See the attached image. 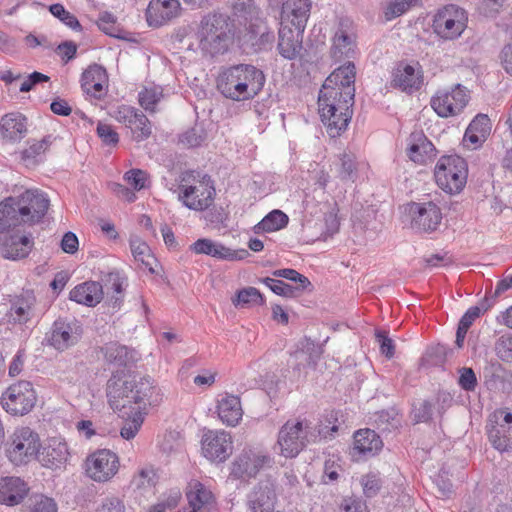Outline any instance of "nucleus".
Returning <instances> with one entry per match:
<instances>
[{
  "label": "nucleus",
  "mask_w": 512,
  "mask_h": 512,
  "mask_svg": "<svg viewBox=\"0 0 512 512\" xmlns=\"http://www.w3.org/2000/svg\"><path fill=\"white\" fill-rule=\"evenodd\" d=\"M144 421L143 412L140 410H136L133 413V416L131 419L127 420L123 427L121 428L120 434L121 436L126 439L130 440L134 438L139 431L140 427L142 426Z\"/></svg>",
  "instance_id": "nucleus-53"
},
{
  "label": "nucleus",
  "mask_w": 512,
  "mask_h": 512,
  "mask_svg": "<svg viewBox=\"0 0 512 512\" xmlns=\"http://www.w3.org/2000/svg\"><path fill=\"white\" fill-rule=\"evenodd\" d=\"M179 200L191 210L203 211L214 201L215 187L211 177L204 174L195 184L180 185Z\"/></svg>",
  "instance_id": "nucleus-10"
},
{
  "label": "nucleus",
  "mask_w": 512,
  "mask_h": 512,
  "mask_svg": "<svg viewBox=\"0 0 512 512\" xmlns=\"http://www.w3.org/2000/svg\"><path fill=\"white\" fill-rule=\"evenodd\" d=\"M493 302L489 298H485L479 306L470 307L465 314L461 317L459 321V326L466 328L469 330L473 322L480 317V315L486 312L491 306Z\"/></svg>",
  "instance_id": "nucleus-48"
},
{
  "label": "nucleus",
  "mask_w": 512,
  "mask_h": 512,
  "mask_svg": "<svg viewBox=\"0 0 512 512\" xmlns=\"http://www.w3.org/2000/svg\"><path fill=\"white\" fill-rule=\"evenodd\" d=\"M265 84L263 72L253 65L238 64L222 69L216 78L217 90L232 101L256 97Z\"/></svg>",
  "instance_id": "nucleus-3"
},
{
  "label": "nucleus",
  "mask_w": 512,
  "mask_h": 512,
  "mask_svg": "<svg viewBox=\"0 0 512 512\" xmlns=\"http://www.w3.org/2000/svg\"><path fill=\"white\" fill-rule=\"evenodd\" d=\"M338 428V412L334 410L329 411L317 425V435L311 433L312 440L315 441L318 436L322 438L332 437L338 431Z\"/></svg>",
  "instance_id": "nucleus-40"
},
{
  "label": "nucleus",
  "mask_w": 512,
  "mask_h": 512,
  "mask_svg": "<svg viewBox=\"0 0 512 512\" xmlns=\"http://www.w3.org/2000/svg\"><path fill=\"white\" fill-rule=\"evenodd\" d=\"M433 414V406L428 400L413 405L412 418L415 423L428 422Z\"/></svg>",
  "instance_id": "nucleus-57"
},
{
  "label": "nucleus",
  "mask_w": 512,
  "mask_h": 512,
  "mask_svg": "<svg viewBox=\"0 0 512 512\" xmlns=\"http://www.w3.org/2000/svg\"><path fill=\"white\" fill-rule=\"evenodd\" d=\"M29 492L28 485L19 477L0 480V503L7 506L20 504Z\"/></svg>",
  "instance_id": "nucleus-28"
},
{
  "label": "nucleus",
  "mask_w": 512,
  "mask_h": 512,
  "mask_svg": "<svg viewBox=\"0 0 512 512\" xmlns=\"http://www.w3.org/2000/svg\"><path fill=\"white\" fill-rule=\"evenodd\" d=\"M217 412L223 423L228 426H236L243 415L240 398L235 395L225 394L218 401Z\"/></svg>",
  "instance_id": "nucleus-31"
},
{
  "label": "nucleus",
  "mask_w": 512,
  "mask_h": 512,
  "mask_svg": "<svg viewBox=\"0 0 512 512\" xmlns=\"http://www.w3.org/2000/svg\"><path fill=\"white\" fill-rule=\"evenodd\" d=\"M83 334L82 325L75 319L58 318L45 335V341L58 351L76 345Z\"/></svg>",
  "instance_id": "nucleus-11"
},
{
  "label": "nucleus",
  "mask_w": 512,
  "mask_h": 512,
  "mask_svg": "<svg viewBox=\"0 0 512 512\" xmlns=\"http://www.w3.org/2000/svg\"><path fill=\"white\" fill-rule=\"evenodd\" d=\"M231 474L235 478L255 477L257 469H254L251 459V450L243 451L233 462Z\"/></svg>",
  "instance_id": "nucleus-39"
},
{
  "label": "nucleus",
  "mask_w": 512,
  "mask_h": 512,
  "mask_svg": "<svg viewBox=\"0 0 512 512\" xmlns=\"http://www.w3.org/2000/svg\"><path fill=\"white\" fill-rule=\"evenodd\" d=\"M374 423L377 429L390 431L398 426L399 421L389 411H381L376 413Z\"/></svg>",
  "instance_id": "nucleus-61"
},
{
  "label": "nucleus",
  "mask_w": 512,
  "mask_h": 512,
  "mask_svg": "<svg viewBox=\"0 0 512 512\" xmlns=\"http://www.w3.org/2000/svg\"><path fill=\"white\" fill-rule=\"evenodd\" d=\"M452 101H454L455 109L460 113L468 104L470 100V93L466 87L461 84L455 85L450 89Z\"/></svg>",
  "instance_id": "nucleus-58"
},
{
  "label": "nucleus",
  "mask_w": 512,
  "mask_h": 512,
  "mask_svg": "<svg viewBox=\"0 0 512 512\" xmlns=\"http://www.w3.org/2000/svg\"><path fill=\"white\" fill-rule=\"evenodd\" d=\"M106 393L111 407L118 410L134 403L141 411L147 405H157L162 400L160 390L150 376L122 380L119 372L113 373L108 380Z\"/></svg>",
  "instance_id": "nucleus-2"
},
{
  "label": "nucleus",
  "mask_w": 512,
  "mask_h": 512,
  "mask_svg": "<svg viewBox=\"0 0 512 512\" xmlns=\"http://www.w3.org/2000/svg\"><path fill=\"white\" fill-rule=\"evenodd\" d=\"M100 352L107 364L117 367H128L138 360L134 349L115 341L105 343L100 347Z\"/></svg>",
  "instance_id": "nucleus-25"
},
{
  "label": "nucleus",
  "mask_w": 512,
  "mask_h": 512,
  "mask_svg": "<svg viewBox=\"0 0 512 512\" xmlns=\"http://www.w3.org/2000/svg\"><path fill=\"white\" fill-rule=\"evenodd\" d=\"M276 494L273 484L260 482L248 495V506L252 512H273Z\"/></svg>",
  "instance_id": "nucleus-24"
},
{
  "label": "nucleus",
  "mask_w": 512,
  "mask_h": 512,
  "mask_svg": "<svg viewBox=\"0 0 512 512\" xmlns=\"http://www.w3.org/2000/svg\"><path fill=\"white\" fill-rule=\"evenodd\" d=\"M265 298L255 287H247L238 291L236 299L233 300L235 306H245L248 304L263 305Z\"/></svg>",
  "instance_id": "nucleus-46"
},
{
  "label": "nucleus",
  "mask_w": 512,
  "mask_h": 512,
  "mask_svg": "<svg viewBox=\"0 0 512 512\" xmlns=\"http://www.w3.org/2000/svg\"><path fill=\"white\" fill-rule=\"evenodd\" d=\"M468 23L467 12L454 4L439 9L434 15L432 28L434 33L444 40L459 38Z\"/></svg>",
  "instance_id": "nucleus-6"
},
{
  "label": "nucleus",
  "mask_w": 512,
  "mask_h": 512,
  "mask_svg": "<svg viewBox=\"0 0 512 512\" xmlns=\"http://www.w3.org/2000/svg\"><path fill=\"white\" fill-rule=\"evenodd\" d=\"M124 177L135 190L139 191L145 187L147 174L143 170L132 169L126 172Z\"/></svg>",
  "instance_id": "nucleus-64"
},
{
  "label": "nucleus",
  "mask_w": 512,
  "mask_h": 512,
  "mask_svg": "<svg viewBox=\"0 0 512 512\" xmlns=\"http://www.w3.org/2000/svg\"><path fill=\"white\" fill-rule=\"evenodd\" d=\"M189 48L203 55L216 56L225 53L233 40L229 17L222 13H209L202 17L192 35Z\"/></svg>",
  "instance_id": "nucleus-4"
},
{
  "label": "nucleus",
  "mask_w": 512,
  "mask_h": 512,
  "mask_svg": "<svg viewBox=\"0 0 512 512\" xmlns=\"http://www.w3.org/2000/svg\"><path fill=\"white\" fill-rule=\"evenodd\" d=\"M336 171L338 178L343 181L355 182L358 173V164L356 157L351 152H343L338 156V163L336 164Z\"/></svg>",
  "instance_id": "nucleus-36"
},
{
  "label": "nucleus",
  "mask_w": 512,
  "mask_h": 512,
  "mask_svg": "<svg viewBox=\"0 0 512 512\" xmlns=\"http://www.w3.org/2000/svg\"><path fill=\"white\" fill-rule=\"evenodd\" d=\"M40 440L38 434L29 427L15 430L7 448V456L15 465L31 461L39 453Z\"/></svg>",
  "instance_id": "nucleus-9"
},
{
  "label": "nucleus",
  "mask_w": 512,
  "mask_h": 512,
  "mask_svg": "<svg viewBox=\"0 0 512 512\" xmlns=\"http://www.w3.org/2000/svg\"><path fill=\"white\" fill-rule=\"evenodd\" d=\"M420 5L421 0H391L385 8V17L387 20L395 19L408 12L412 7Z\"/></svg>",
  "instance_id": "nucleus-41"
},
{
  "label": "nucleus",
  "mask_w": 512,
  "mask_h": 512,
  "mask_svg": "<svg viewBox=\"0 0 512 512\" xmlns=\"http://www.w3.org/2000/svg\"><path fill=\"white\" fill-rule=\"evenodd\" d=\"M205 130H185L178 137V143L184 148L200 146L206 139Z\"/></svg>",
  "instance_id": "nucleus-52"
},
{
  "label": "nucleus",
  "mask_w": 512,
  "mask_h": 512,
  "mask_svg": "<svg viewBox=\"0 0 512 512\" xmlns=\"http://www.w3.org/2000/svg\"><path fill=\"white\" fill-rule=\"evenodd\" d=\"M33 247V240L27 236L4 235L0 236V253L4 258L18 260L29 255Z\"/></svg>",
  "instance_id": "nucleus-27"
},
{
  "label": "nucleus",
  "mask_w": 512,
  "mask_h": 512,
  "mask_svg": "<svg viewBox=\"0 0 512 512\" xmlns=\"http://www.w3.org/2000/svg\"><path fill=\"white\" fill-rule=\"evenodd\" d=\"M24 223L23 216L15 203V198L9 197L0 202V233Z\"/></svg>",
  "instance_id": "nucleus-33"
},
{
  "label": "nucleus",
  "mask_w": 512,
  "mask_h": 512,
  "mask_svg": "<svg viewBox=\"0 0 512 512\" xmlns=\"http://www.w3.org/2000/svg\"><path fill=\"white\" fill-rule=\"evenodd\" d=\"M312 8L311 0H283L279 24L293 26L304 31L310 17Z\"/></svg>",
  "instance_id": "nucleus-17"
},
{
  "label": "nucleus",
  "mask_w": 512,
  "mask_h": 512,
  "mask_svg": "<svg viewBox=\"0 0 512 512\" xmlns=\"http://www.w3.org/2000/svg\"><path fill=\"white\" fill-rule=\"evenodd\" d=\"M36 298L32 291H25L12 303L9 316L14 324L26 325L36 317Z\"/></svg>",
  "instance_id": "nucleus-26"
},
{
  "label": "nucleus",
  "mask_w": 512,
  "mask_h": 512,
  "mask_svg": "<svg viewBox=\"0 0 512 512\" xmlns=\"http://www.w3.org/2000/svg\"><path fill=\"white\" fill-rule=\"evenodd\" d=\"M383 447L380 436L372 429H360L354 434V449L364 456H374Z\"/></svg>",
  "instance_id": "nucleus-32"
},
{
  "label": "nucleus",
  "mask_w": 512,
  "mask_h": 512,
  "mask_svg": "<svg viewBox=\"0 0 512 512\" xmlns=\"http://www.w3.org/2000/svg\"><path fill=\"white\" fill-rule=\"evenodd\" d=\"M69 452L67 444L59 439H51L38 453L39 461L43 466L51 469L62 467L68 460Z\"/></svg>",
  "instance_id": "nucleus-29"
},
{
  "label": "nucleus",
  "mask_w": 512,
  "mask_h": 512,
  "mask_svg": "<svg viewBox=\"0 0 512 512\" xmlns=\"http://www.w3.org/2000/svg\"><path fill=\"white\" fill-rule=\"evenodd\" d=\"M467 177V162L458 155L440 157L434 168L436 184L449 194L461 192L466 185Z\"/></svg>",
  "instance_id": "nucleus-5"
},
{
  "label": "nucleus",
  "mask_w": 512,
  "mask_h": 512,
  "mask_svg": "<svg viewBox=\"0 0 512 512\" xmlns=\"http://www.w3.org/2000/svg\"><path fill=\"white\" fill-rule=\"evenodd\" d=\"M129 242L134 259L141 262L151 273H154L153 264L156 263V258L148 244L137 236L131 237Z\"/></svg>",
  "instance_id": "nucleus-37"
},
{
  "label": "nucleus",
  "mask_w": 512,
  "mask_h": 512,
  "mask_svg": "<svg viewBox=\"0 0 512 512\" xmlns=\"http://www.w3.org/2000/svg\"><path fill=\"white\" fill-rule=\"evenodd\" d=\"M15 203L23 216L24 223L39 222L46 214L49 207V199L38 190H26Z\"/></svg>",
  "instance_id": "nucleus-13"
},
{
  "label": "nucleus",
  "mask_w": 512,
  "mask_h": 512,
  "mask_svg": "<svg viewBox=\"0 0 512 512\" xmlns=\"http://www.w3.org/2000/svg\"><path fill=\"white\" fill-rule=\"evenodd\" d=\"M355 65L348 61L325 80L318 96V111L327 128H347L355 97Z\"/></svg>",
  "instance_id": "nucleus-1"
},
{
  "label": "nucleus",
  "mask_w": 512,
  "mask_h": 512,
  "mask_svg": "<svg viewBox=\"0 0 512 512\" xmlns=\"http://www.w3.org/2000/svg\"><path fill=\"white\" fill-rule=\"evenodd\" d=\"M309 436L307 422L288 420L278 432L280 454L285 458L296 457L310 442Z\"/></svg>",
  "instance_id": "nucleus-8"
},
{
  "label": "nucleus",
  "mask_w": 512,
  "mask_h": 512,
  "mask_svg": "<svg viewBox=\"0 0 512 512\" xmlns=\"http://www.w3.org/2000/svg\"><path fill=\"white\" fill-rule=\"evenodd\" d=\"M422 71L418 63L399 64L393 73V84L405 92H413L421 87Z\"/></svg>",
  "instance_id": "nucleus-23"
},
{
  "label": "nucleus",
  "mask_w": 512,
  "mask_h": 512,
  "mask_svg": "<svg viewBox=\"0 0 512 512\" xmlns=\"http://www.w3.org/2000/svg\"><path fill=\"white\" fill-rule=\"evenodd\" d=\"M37 401L33 384L21 380L10 385L1 396L2 408L13 416H23L32 411Z\"/></svg>",
  "instance_id": "nucleus-7"
},
{
  "label": "nucleus",
  "mask_w": 512,
  "mask_h": 512,
  "mask_svg": "<svg viewBox=\"0 0 512 512\" xmlns=\"http://www.w3.org/2000/svg\"><path fill=\"white\" fill-rule=\"evenodd\" d=\"M407 155L413 162L424 164L436 155V148L423 130H414L408 138Z\"/></svg>",
  "instance_id": "nucleus-22"
},
{
  "label": "nucleus",
  "mask_w": 512,
  "mask_h": 512,
  "mask_svg": "<svg viewBox=\"0 0 512 512\" xmlns=\"http://www.w3.org/2000/svg\"><path fill=\"white\" fill-rule=\"evenodd\" d=\"M303 32L293 26L279 24L278 29V52L288 60H294L302 50Z\"/></svg>",
  "instance_id": "nucleus-19"
},
{
  "label": "nucleus",
  "mask_w": 512,
  "mask_h": 512,
  "mask_svg": "<svg viewBox=\"0 0 512 512\" xmlns=\"http://www.w3.org/2000/svg\"><path fill=\"white\" fill-rule=\"evenodd\" d=\"M507 0H479L478 11L488 18H496L504 9Z\"/></svg>",
  "instance_id": "nucleus-55"
},
{
  "label": "nucleus",
  "mask_w": 512,
  "mask_h": 512,
  "mask_svg": "<svg viewBox=\"0 0 512 512\" xmlns=\"http://www.w3.org/2000/svg\"><path fill=\"white\" fill-rule=\"evenodd\" d=\"M459 385L465 391H474L477 385V378L472 368L460 370Z\"/></svg>",
  "instance_id": "nucleus-63"
},
{
  "label": "nucleus",
  "mask_w": 512,
  "mask_h": 512,
  "mask_svg": "<svg viewBox=\"0 0 512 512\" xmlns=\"http://www.w3.org/2000/svg\"><path fill=\"white\" fill-rule=\"evenodd\" d=\"M190 249L196 254H205L217 259L234 260L236 258L230 248L207 238L198 239Z\"/></svg>",
  "instance_id": "nucleus-34"
},
{
  "label": "nucleus",
  "mask_w": 512,
  "mask_h": 512,
  "mask_svg": "<svg viewBox=\"0 0 512 512\" xmlns=\"http://www.w3.org/2000/svg\"><path fill=\"white\" fill-rule=\"evenodd\" d=\"M375 337L380 346V351L385 357L391 359L395 354L394 341L388 336V333L384 330H377Z\"/></svg>",
  "instance_id": "nucleus-60"
},
{
  "label": "nucleus",
  "mask_w": 512,
  "mask_h": 512,
  "mask_svg": "<svg viewBox=\"0 0 512 512\" xmlns=\"http://www.w3.org/2000/svg\"><path fill=\"white\" fill-rule=\"evenodd\" d=\"M119 469V459L110 450H98L87 459V473L95 481L105 482L111 479Z\"/></svg>",
  "instance_id": "nucleus-14"
},
{
  "label": "nucleus",
  "mask_w": 512,
  "mask_h": 512,
  "mask_svg": "<svg viewBox=\"0 0 512 512\" xmlns=\"http://www.w3.org/2000/svg\"><path fill=\"white\" fill-rule=\"evenodd\" d=\"M118 118L123 119L127 126L144 128L148 122L147 117L140 111L130 106H122L118 110Z\"/></svg>",
  "instance_id": "nucleus-43"
},
{
  "label": "nucleus",
  "mask_w": 512,
  "mask_h": 512,
  "mask_svg": "<svg viewBox=\"0 0 512 512\" xmlns=\"http://www.w3.org/2000/svg\"><path fill=\"white\" fill-rule=\"evenodd\" d=\"M495 353L499 359L512 363V334H504L495 342Z\"/></svg>",
  "instance_id": "nucleus-54"
},
{
  "label": "nucleus",
  "mask_w": 512,
  "mask_h": 512,
  "mask_svg": "<svg viewBox=\"0 0 512 512\" xmlns=\"http://www.w3.org/2000/svg\"><path fill=\"white\" fill-rule=\"evenodd\" d=\"M26 512H57V505L52 498L36 494L29 498Z\"/></svg>",
  "instance_id": "nucleus-45"
},
{
  "label": "nucleus",
  "mask_w": 512,
  "mask_h": 512,
  "mask_svg": "<svg viewBox=\"0 0 512 512\" xmlns=\"http://www.w3.org/2000/svg\"><path fill=\"white\" fill-rule=\"evenodd\" d=\"M163 97L160 86L145 87L139 92V103L147 111H154L156 105Z\"/></svg>",
  "instance_id": "nucleus-42"
},
{
  "label": "nucleus",
  "mask_w": 512,
  "mask_h": 512,
  "mask_svg": "<svg viewBox=\"0 0 512 512\" xmlns=\"http://www.w3.org/2000/svg\"><path fill=\"white\" fill-rule=\"evenodd\" d=\"M178 0H151L146 9V20L150 27H160L179 14Z\"/></svg>",
  "instance_id": "nucleus-20"
},
{
  "label": "nucleus",
  "mask_w": 512,
  "mask_h": 512,
  "mask_svg": "<svg viewBox=\"0 0 512 512\" xmlns=\"http://www.w3.org/2000/svg\"><path fill=\"white\" fill-rule=\"evenodd\" d=\"M51 141V136H46L39 141H35L29 145L28 148L22 151V158L26 159H35L41 154L45 153L49 148Z\"/></svg>",
  "instance_id": "nucleus-56"
},
{
  "label": "nucleus",
  "mask_w": 512,
  "mask_h": 512,
  "mask_svg": "<svg viewBox=\"0 0 512 512\" xmlns=\"http://www.w3.org/2000/svg\"><path fill=\"white\" fill-rule=\"evenodd\" d=\"M495 425L488 429V438L492 446L499 452L512 450V413L500 409L494 413Z\"/></svg>",
  "instance_id": "nucleus-15"
},
{
  "label": "nucleus",
  "mask_w": 512,
  "mask_h": 512,
  "mask_svg": "<svg viewBox=\"0 0 512 512\" xmlns=\"http://www.w3.org/2000/svg\"><path fill=\"white\" fill-rule=\"evenodd\" d=\"M125 279L118 272H110L105 279V286L108 291H113V307H117L122 302Z\"/></svg>",
  "instance_id": "nucleus-44"
},
{
  "label": "nucleus",
  "mask_w": 512,
  "mask_h": 512,
  "mask_svg": "<svg viewBox=\"0 0 512 512\" xmlns=\"http://www.w3.org/2000/svg\"><path fill=\"white\" fill-rule=\"evenodd\" d=\"M156 484V473L152 467H145L133 477L131 485L136 489L151 488Z\"/></svg>",
  "instance_id": "nucleus-50"
},
{
  "label": "nucleus",
  "mask_w": 512,
  "mask_h": 512,
  "mask_svg": "<svg viewBox=\"0 0 512 512\" xmlns=\"http://www.w3.org/2000/svg\"><path fill=\"white\" fill-rule=\"evenodd\" d=\"M232 440L225 431H208L203 436L204 456L214 462H224L232 453Z\"/></svg>",
  "instance_id": "nucleus-16"
},
{
  "label": "nucleus",
  "mask_w": 512,
  "mask_h": 512,
  "mask_svg": "<svg viewBox=\"0 0 512 512\" xmlns=\"http://www.w3.org/2000/svg\"><path fill=\"white\" fill-rule=\"evenodd\" d=\"M288 216L281 210L275 209L269 212L256 226L255 231L274 232L278 231L288 224Z\"/></svg>",
  "instance_id": "nucleus-38"
},
{
  "label": "nucleus",
  "mask_w": 512,
  "mask_h": 512,
  "mask_svg": "<svg viewBox=\"0 0 512 512\" xmlns=\"http://www.w3.org/2000/svg\"><path fill=\"white\" fill-rule=\"evenodd\" d=\"M431 107L442 118H448L458 114L454 101L450 95V89L438 90L430 101Z\"/></svg>",
  "instance_id": "nucleus-35"
},
{
  "label": "nucleus",
  "mask_w": 512,
  "mask_h": 512,
  "mask_svg": "<svg viewBox=\"0 0 512 512\" xmlns=\"http://www.w3.org/2000/svg\"><path fill=\"white\" fill-rule=\"evenodd\" d=\"M28 125V119L20 112L5 114L0 121V128H24Z\"/></svg>",
  "instance_id": "nucleus-59"
},
{
  "label": "nucleus",
  "mask_w": 512,
  "mask_h": 512,
  "mask_svg": "<svg viewBox=\"0 0 512 512\" xmlns=\"http://www.w3.org/2000/svg\"><path fill=\"white\" fill-rule=\"evenodd\" d=\"M356 53V36L347 22H341L337 28L331 46V57L340 62L354 57Z\"/></svg>",
  "instance_id": "nucleus-18"
},
{
  "label": "nucleus",
  "mask_w": 512,
  "mask_h": 512,
  "mask_svg": "<svg viewBox=\"0 0 512 512\" xmlns=\"http://www.w3.org/2000/svg\"><path fill=\"white\" fill-rule=\"evenodd\" d=\"M409 213L412 228L424 233L437 231L443 219L440 207L432 201L412 202L409 205Z\"/></svg>",
  "instance_id": "nucleus-12"
},
{
  "label": "nucleus",
  "mask_w": 512,
  "mask_h": 512,
  "mask_svg": "<svg viewBox=\"0 0 512 512\" xmlns=\"http://www.w3.org/2000/svg\"><path fill=\"white\" fill-rule=\"evenodd\" d=\"M49 79H50L49 76H47L43 73L34 71L33 73L29 74L28 76H26L23 79V81L19 87V91L23 92V93L29 92L34 88L35 85L42 83V82H48Z\"/></svg>",
  "instance_id": "nucleus-62"
},
{
  "label": "nucleus",
  "mask_w": 512,
  "mask_h": 512,
  "mask_svg": "<svg viewBox=\"0 0 512 512\" xmlns=\"http://www.w3.org/2000/svg\"><path fill=\"white\" fill-rule=\"evenodd\" d=\"M81 86L90 97L101 99L107 93L108 76L100 65L89 66L82 74Z\"/></svg>",
  "instance_id": "nucleus-21"
},
{
  "label": "nucleus",
  "mask_w": 512,
  "mask_h": 512,
  "mask_svg": "<svg viewBox=\"0 0 512 512\" xmlns=\"http://www.w3.org/2000/svg\"><path fill=\"white\" fill-rule=\"evenodd\" d=\"M103 298V287L99 282L87 281L70 291V299L89 307L96 306Z\"/></svg>",
  "instance_id": "nucleus-30"
},
{
  "label": "nucleus",
  "mask_w": 512,
  "mask_h": 512,
  "mask_svg": "<svg viewBox=\"0 0 512 512\" xmlns=\"http://www.w3.org/2000/svg\"><path fill=\"white\" fill-rule=\"evenodd\" d=\"M272 275L274 277L284 278V279L290 280L292 282L298 283V285L296 287H299L300 290H302V291L311 290V288H312V284L306 276L300 274L298 271L291 269V268L274 270L272 272Z\"/></svg>",
  "instance_id": "nucleus-47"
},
{
  "label": "nucleus",
  "mask_w": 512,
  "mask_h": 512,
  "mask_svg": "<svg viewBox=\"0 0 512 512\" xmlns=\"http://www.w3.org/2000/svg\"><path fill=\"white\" fill-rule=\"evenodd\" d=\"M308 346H310V344H308ZM292 356L297 361L295 368L300 369L301 366L315 368L319 353L314 347H307V349L295 351Z\"/></svg>",
  "instance_id": "nucleus-51"
},
{
  "label": "nucleus",
  "mask_w": 512,
  "mask_h": 512,
  "mask_svg": "<svg viewBox=\"0 0 512 512\" xmlns=\"http://www.w3.org/2000/svg\"><path fill=\"white\" fill-rule=\"evenodd\" d=\"M51 14L58 18L62 23L71 28L72 30H81V24L78 19L65 9L62 4L56 3L49 7Z\"/></svg>",
  "instance_id": "nucleus-49"
}]
</instances>
